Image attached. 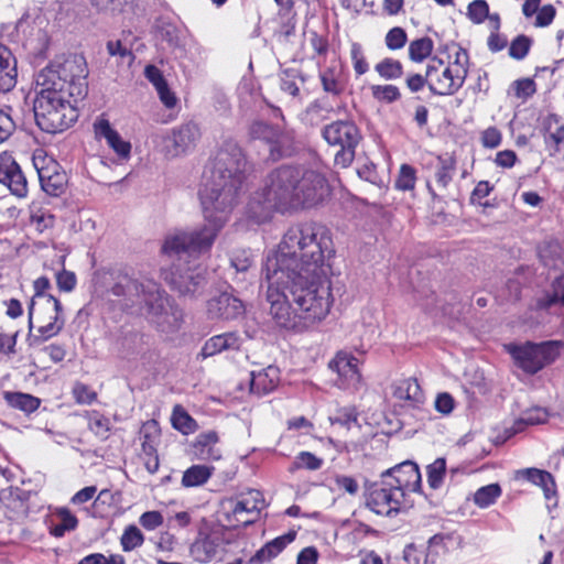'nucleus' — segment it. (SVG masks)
I'll use <instances>...</instances> for the list:
<instances>
[{"instance_id": "nucleus-1", "label": "nucleus", "mask_w": 564, "mask_h": 564, "mask_svg": "<svg viewBox=\"0 0 564 564\" xmlns=\"http://www.w3.org/2000/svg\"><path fill=\"white\" fill-rule=\"evenodd\" d=\"M334 254L332 234L324 225L305 221L288 228L263 267L269 313L279 326H307L328 315L334 302L329 280Z\"/></svg>"}, {"instance_id": "nucleus-2", "label": "nucleus", "mask_w": 564, "mask_h": 564, "mask_svg": "<svg viewBox=\"0 0 564 564\" xmlns=\"http://www.w3.org/2000/svg\"><path fill=\"white\" fill-rule=\"evenodd\" d=\"M249 163L242 149L232 140L223 143L205 171L199 199L206 224L192 230H176L166 236L163 253L181 256L210 250L219 231L238 204Z\"/></svg>"}, {"instance_id": "nucleus-3", "label": "nucleus", "mask_w": 564, "mask_h": 564, "mask_svg": "<svg viewBox=\"0 0 564 564\" xmlns=\"http://www.w3.org/2000/svg\"><path fill=\"white\" fill-rule=\"evenodd\" d=\"M87 69L83 57L54 61L36 76L40 90L33 101L37 127L46 133H61L78 118L74 101L86 94Z\"/></svg>"}, {"instance_id": "nucleus-4", "label": "nucleus", "mask_w": 564, "mask_h": 564, "mask_svg": "<svg viewBox=\"0 0 564 564\" xmlns=\"http://www.w3.org/2000/svg\"><path fill=\"white\" fill-rule=\"evenodd\" d=\"M110 293L121 297L127 308L138 307L148 321L163 334H174L183 324V311L160 285L152 280L139 281L122 275L111 286Z\"/></svg>"}, {"instance_id": "nucleus-5", "label": "nucleus", "mask_w": 564, "mask_h": 564, "mask_svg": "<svg viewBox=\"0 0 564 564\" xmlns=\"http://www.w3.org/2000/svg\"><path fill=\"white\" fill-rule=\"evenodd\" d=\"M421 488L419 466L405 460L381 474L369 489L367 506L377 514L391 516L406 506V495Z\"/></svg>"}, {"instance_id": "nucleus-6", "label": "nucleus", "mask_w": 564, "mask_h": 564, "mask_svg": "<svg viewBox=\"0 0 564 564\" xmlns=\"http://www.w3.org/2000/svg\"><path fill=\"white\" fill-rule=\"evenodd\" d=\"M564 348L560 340H549L539 344L527 341L524 344H509L506 350L514 364L528 375H535L545 366L552 364Z\"/></svg>"}, {"instance_id": "nucleus-7", "label": "nucleus", "mask_w": 564, "mask_h": 564, "mask_svg": "<svg viewBox=\"0 0 564 564\" xmlns=\"http://www.w3.org/2000/svg\"><path fill=\"white\" fill-rule=\"evenodd\" d=\"M249 137L268 147L269 159L272 161L290 158L296 152L294 131L286 126L257 120L249 127Z\"/></svg>"}, {"instance_id": "nucleus-8", "label": "nucleus", "mask_w": 564, "mask_h": 564, "mask_svg": "<svg viewBox=\"0 0 564 564\" xmlns=\"http://www.w3.org/2000/svg\"><path fill=\"white\" fill-rule=\"evenodd\" d=\"M322 137L329 145L338 148L335 154L337 165L346 167L354 161L356 148L361 140V133L354 121H333L323 128Z\"/></svg>"}, {"instance_id": "nucleus-9", "label": "nucleus", "mask_w": 564, "mask_h": 564, "mask_svg": "<svg viewBox=\"0 0 564 564\" xmlns=\"http://www.w3.org/2000/svg\"><path fill=\"white\" fill-rule=\"evenodd\" d=\"M33 312V321L39 324L36 334L29 329V346H37L59 334L65 325L63 306L58 300L43 299Z\"/></svg>"}, {"instance_id": "nucleus-10", "label": "nucleus", "mask_w": 564, "mask_h": 564, "mask_svg": "<svg viewBox=\"0 0 564 564\" xmlns=\"http://www.w3.org/2000/svg\"><path fill=\"white\" fill-rule=\"evenodd\" d=\"M467 70L459 66H448L442 58L432 57L427 64V86L436 96H453L464 85Z\"/></svg>"}, {"instance_id": "nucleus-11", "label": "nucleus", "mask_w": 564, "mask_h": 564, "mask_svg": "<svg viewBox=\"0 0 564 564\" xmlns=\"http://www.w3.org/2000/svg\"><path fill=\"white\" fill-rule=\"evenodd\" d=\"M299 177H301V167L292 165H282L268 175L265 187L281 213L294 208Z\"/></svg>"}, {"instance_id": "nucleus-12", "label": "nucleus", "mask_w": 564, "mask_h": 564, "mask_svg": "<svg viewBox=\"0 0 564 564\" xmlns=\"http://www.w3.org/2000/svg\"><path fill=\"white\" fill-rule=\"evenodd\" d=\"M264 505L263 496L259 490H249L238 499H229L224 503L225 520L232 528L247 527L256 521Z\"/></svg>"}, {"instance_id": "nucleus-13", "label": "nucleus", "mask_w": 564, "mask_h": 564, "mask_svg": "<svg viewBox=\"0 0 564 564\" xmlns=\"http://www.w3.org/2000/svg\"><path fill=\"white\" fill-rule=\"evenodd\" d=\"M164 280L181 296L192 299L199 295L206 284L205 269L174 264L165 272Z\"/></svg>"}, {"instance_id": "nucleus-14", "label": "nucleus", "mask_w": 564, "mask_h": 564, "mask_svg": "<svg viewBox=\"0 0 564 564\" xmlns=\"http://www.w3.org/2000/svg\"><path fill=\"white\" fill-rule=\"evenodd\" d=\"M329 194L325 177L318 172L301 169L295 195L294 208H308L322 203Z\"/></svg>"}, {"instance_id": "nucleus-15", "label": "nucleus", "mask_w": 564, "mask_h": 564, "mask_svg": "<svg viewBox=\"0 0 564 564\" xmlns=\"http://www.w3.org/2000/svg\"><path fill=\"white\" fill-rule=\"evenodd\" d=\"M200 137L199 128L194 122H186L169 132L162 141V152L166 158L181 156L192 150Z\"/></svg>"}, {"instance_id": "nucleus-16", "label": "nucleus", "mask_w": 564, "mask_h": 564, "mask_svg": "<svg viewBox=\"0 0 564 564\" xmlns=\"http://www.w3.org/2000/svg\"><path fill=\"white\" fill-rule=\"evenodd\" d=\"M359 360L347 354L338 352L329 362V367L337 372V384L340 389L357 391L361 387V375L358 368Z\"/></svg>"}, {"instance_id": "nucleus-17", "label": "nucleus", "mask_w": 564, "mask_h": 564, "mask_svg": "<svg viewBox=\"0 0 564 564\" xmlns=\"http://www.w3.org/2000/svg\"><path fill=\"white\" fill-rule=\"evenodd\" d=\"M142 440V458L144 466L150 474H155L160 467L158 455V445L161 436V430L155 420H150L143 423L140 430Z\"/></svg>"}, {"instance_id": "nucleus-18", "label": "nucleus", "mask_w": 564, "mask_h": 564, "mask_svg": "<svg viewBox=\"0 0 564 564\" xmlns=\"http://www.w3.org/2000/svg\"><path fill=\"white\" fill-rule=\"evenodd\" d=\"M206 312L212 319H235L245 313L240 299L228 292H221L207 301Z\"/></svg>"}, {"instance_id": "nucleus-19", "label": "nucleus", "mask_w": 564, "mask_h": 564, "mask_svg": "<svg viewBox=\"0 0 564 564\" xmlns=\"http://www.w3.org/2000/svg\"><path fill=\"white\" fill-rule=\"evenodd\" d=\"M0 183L6 185L17 197H25L28 182L19 164L9 154L0 155Z\"/></svg>"}, {"instance_id": "nucleus-20", "label": "nucleus", "mask_w": 564, "mask_h": 564, "mask_svg": "<svg viewBox=\"0 0 564 564\" xmlns=\"http://www.w3.org/2000/svg\"><path fill=\"white\" fill-rule=\"evenodd\" d=\"M221 541L218 532L200 530L189 546V554L196 562L208 563L216 557Z\"/></svg>"}, {"instance_id": "nucleus-21", "label": "nucleus", "mask_w": 564, "mask_h": 564, "mask_svg": "<svg viewBox=\"0 0 564 564\" xmlns=\"http://www.w3.org/2000/svg\"><path fill=\"white\" fill-rule=\"evenodd\" d=\"M42 189L51 196H59L65 192L67 184V176L65 172L59 171L58 164L51 160L45 166H39L34 164Z\"/></svg>"}, {"instance_id": "nucleus-22", "label": "nucleus", "mask_w": 564, "mask_h": 564, "mask_svg": "<svg viewBox=\"0 0 564 564\" xmlns=\"http://www.w3.org/2000/svg\"><path fill=\"white\" fill-rule=\"evenodd\" d=\"M274 212H280L276 202L269 194L264 186L261 191L256 192L249 199L247 205V215L257 224L268 221Z\"/></svg>"}, {"instance_id": "nucleus-23", "label": "nucleus", "mask_w": 564, "mask_h": 564, "mask_svg": "<svg viewBox=\"0 0 564 564\" xmlns=\"http://www.w3.org/2000/svg\"><path fill=\"white\" fill-rule=\"evenodd\" d=\"M0 502L9 520L19 521L29 514V503L25 491L19 488H8L0 492Z\"/></svg>"}, {"instance_id": "nucleus-24", "label": "nucleus", "mask_w": 564, "mask_h": 564, "mask_svg": "<svg viewBox=\"0 0 564 564\" xmlns=\"http://www.w3.org/2000/svg\"><path fill=\"white\" fill-rule=\"evenodd\" d=\"M243 338L237 332H227L208 338L202 347L200 356L205 359L225 351H237Z\"/></svg>"}, {"instance_id": "nucleus-25", "label": "nucleus", "mask_w": 564, "mask_h": 564, "mask_svg": "<svg viewBox=\"0 0 564 564\" xmlns=\"http://www.w3.org/2000/svg\"><path fill=\"white\" fill-rule=\"evenodd\" d=\"M94 132L96 138H104L107 144L122 159H128L131 152V144L124 141L120 134L111 127L108 119L99 117L94 122Z\"/></svg>"}, {"instance_id": "nucleus-26", "label": "nucleus", "mask_w": 564, "mask_h": 564, "mask_svg": "<svg viewBox=\"0 0 564 564\" xmlns=\"http://www.w3.org/2000/svg\"><path fill=\"white\" fill-rule=\"evenodd\" d=\"M219 437L215 431H207L197 435L193 443V453L200 460H218L221 451L217 447Z\"/></svg>"}, {"instance_id": "nucleus-27", "label": "nucleus", "mask_w": 564, "mask_h": 564, "mask_svg": "<svg viewBox=\"0 0 564 564\" xmlns=\"http://www.w3.org/2000/svg\"><path fill=\"white\" fill-rule=\"evenodd\" d=\"M144 76L154 86L161 102L167 109H173L177 105L178 99L170 89L161 69L155 65H147L144 68Z\"/></svg>"}, {"instance_id": "nucleus-28", "label": "nucleus", "mask_w": 564, "mask_h": 564, "mask_svg": "<svg viewBox=\"0 0 564 564\" xmlns=\"http://www.w3.org/2000/svg\"><path fill=\"white\" fill-rule=\"evenodd\" d=\"M296 533L294 531L280 535L268 543L250 557V564H263L276 557L291 542L294 541Z\"/></svg>"}, {"instance_id": "nucleus-29", "label": "nucleus", "mask_w": 564, "mask_h": 564, "mask_svg": "<svg viewBox=\"0 0 564 564\" xmlns=\"http://www.w3.org/2000/svg\"><path fill=\"white\" fill-rule=\"evenodd\" d=\"M250 376V391L258 395L268 394L273 391L280 380L279 369L273 366H269L260 371H252Z\"/></svg>"}, {"instance_id": "nucleus-30", "label": "nucleus", "mask_w": 564, "mask_h": 564, "mask_svg": "<svg viewBox=\"0 0 564 564\" xmlns=\"http://www.w3.org/2000/svg\"><path fill=\"white\" fill-rule=\"evenodd\" d=\"M17 61L11 51L0 44V91H9L17 84Z\"/></svg>"}, {"instance_id": "nucleus-31", "label": "nucleus", "mask_w": 564, "mask_h": 564, "mask_svg": "<svg viewBox=\"0 0 564 564\" xmlns=\"http://www.w3.org/2000/svg\"><path fill=\"white\" fill-rule=\"evenodd\" d=\"M518 475L541 487L547 500L556 496L555 480L549 471L538 468H527L518 471Z\"/></svg>"}, {"instance_id": "nucleus-32", "label": "nucleus", "mask_w": 564, "mask_h": 564, "mask_svg": "<svg viewBox=\"0 0 564 564\" xmlns=\"http://www.w3.org/2000/svg\"><path fill=\"white\" fill-rule=\"evenodd\" d=\"M393 395L399 400L409 401L413 406H419L425 401L424 392L413 378L399 380L394 386Z\"/></svg>"}, {"instance_id": "nucleus-33", "label": "nucleus", "mask_w": 564, "mask_h": 564, "mask_svg": "<svg viewBox=\"0 0 564 564\" xmlns=\"http://www.w3.org/2000/svg\"><path fill=\"white\" fill-rule=\"evenodd\" d=\"M2 397L10 408L22 411L25 414L35 412L41 404V400L39 398L29 393L3 391Z\"/></svg>"}, {"instance_id": "nucleus-34", "label": "nucleus", "mask_w": 564, "mask_h": 564, "mask_svg": "<svg viewBox=\"0 0 564 564\" xmlns=\"http://www.w3.org/2000/svg\"><path fill=\"white\" fill-rule=\"evenodd\" d=\"M54 516L58 519V523L51 521L48 532L55 538H62L66 532L74 531L78 525V519L67 508H57Z\"/></svg>"}, {"instance_id": "nucleus-35", "label": "nucleus", "mask_w": 564, "mask_h": 564, "mask_svg": "<svg viewBox=\"0 0 564 564\" xmlns=\"http://www.w3.org/2000/svg\"><path fill=\"white\" fill-rule=\"evenodd\" d=\"M435 160V181L440 187L446 188L455 175L456 160L451 154L437 155Z\"/></svg>"}, {"instance_id": "nucleus-36", "label": "nucleus", "mask_w": 564, "mask_h": 564, "mask_svg": "<svg viewBox=\"0 0 564 564\" xmlns=\"http://www.w3.org/2000/svg\"><path fill=\"white\" fill-rule=\"evenodd\" d=\"M215 467L209 465H193L182 476V486L198 487L206 484L213 476Z\"/></svg>"}, {"instance_id": "nucleus-37", "label": "nucleus", "mask_w": 564, "mask_h": 564, "mask_svg": "<svg viewBox=\"0 0 564 564\" xmlns=\"http://www.w3.org/2000/svg\"><path fill=\"white\" fill-rule=\"evenodd\" d=\"M51 286V282L46 276L37 278L34 283V295L32 296L29 304V327L30 330L33 329V312L37 308L43 299L57 300L55 296L47 294L46 290Z\"/></svg>"}, {"instance_id": "nucleus-38", "label": "nucleus", "mask_w": 564, "mask_h": 564, "mask_svg": "<svg viewBox=\"0 0 564 564\" xmlns=\"http://www.w3.org/2000/svg\"><path fill=\"white\" fill-rule=\"evenodd\" d=\"M558 123V119L555 115H551L546 119L547 134L544 137L546 147L551 150V155H555L561 151V145L564 143V124L557 126L552 131V123Z\"/></svg>"}, {"instance_id": "nucleus-39", "label": "nucleus", "mask_w": 564, "mask_h": 564, "mask_svg": "<svg viewBox=\"0 0 564 564\" xmlns=\"http://www.w3.org/2000/svg\"><path fill=\"white\" fill-rule=\"evenodd\" d=\"M375 70L386 80L398 79L403 75V66L398 59L386 57L376 64Z\"/></svg>"}, {"instance_id": "nucleus-40", "label": "nucleus", "mask_w": 564, "mask_h": 564, "mask_svg": "<svg viewBox=\"0 0 564 564\" xmlns=\"http://www.w3.org/2000/svg\"><path fill=\"white\" fill-rule=\"evenodd\" d=\"M433 41L427 37H421L412 41L409 45V57L411 61L421 63L433 52Z\"/></svg>"}, {"instance_id": "nucleus-41", "label": "nucleus", "mask_w": 564, "mask_h": 564, "mask_svg": "<svg viewBox=\"0 0 564 564\" xmlns=\"http://www.w3.org/2000/svg\"><path fill=\"white\" fill-rule=\"evenodd\" d=\"M446 460L443 457L436 458L426 467V476L429 486L432 489H440L446 475Z\"/></svg>"}, {"instance_id": "nucleus-42", "label": "nucleus", "mask_w": 564, "mask_h": 564, "mask_svg": "<svg viewBox=\"0 0 564 564\" xmlns=\"http://www.w3.org/2000/svg\"><path fill=\"white\" fill-rule=\"evenodd\" d=\"M323 464H324L323 458L317 457L316 455H314L311 452L303 451V452H300L295 456V458L290 467V470L291 471H294L297 469L318 470L322 468Z\"/></svg>"}, {"instance_id": "nucleus-43", "label": "nucleus", "mask_w": 564, "mask_h": 564, "mask_svg": "<svg viewBox=\"0 0 564 564\" xmlns=\"http://www.w3.org/2000/svg\"><path fill=\"white\" fill-rule=\"evenodd\" d=\"M501 495V488L498 484H490L479 488L474 495V502L480 508H487L492 505Z\"/></svg>"}, {"instance_id": "nucleus-44", "label": "nucleus", "mask_w": 564, "mask_h": 564, "mask_svg": "<svg viewBox=\"0 0 564 564\" xmlns=\"http://www.w3.org/2000/svg\"><path fill=\"white\" fill-rule=\"evenodd\" d=\"M89 430L100 438H107L110 431V420L97 411L87 412Z\"/></svg>"}, {"instance_id": "nucleus-45", "label": "nucleus", "mask_w": 564, "mask_h": 564, "mask_svg": "<svg viewBox=\"0 0 564 564\" xmlns=\"http://www.w3.org/2000/svg\"><path fill=\"white\" fill-rule=\"evenodd\" d=\"M172 425L183 434H188L194 432L196 423L181 405H176L172 413Z\"/></svg>"}, {"instance_id": "nucleus-46", "label": "nucleus", "mask_w": 564, "mask_h": 564, "mask_svg": "<svg viewBox=\"0 0 564 564\" xmlns=\"http://www.w3.org/2000/svg\"><path fill=\"white\" fill-rule=\"evenodd\" d=\"M335 112L327 98L316 99L306 108V113L311 121L329 119L330 115Z\"/></svg>"}, {"instance_id": "nucleus-47", "label": "nucleus", "mask_w": 564, "mask_h": 564, "mask_svg": "<svg viewBox=\"0 0 564 564\" xmlns=\"http://www.w3.org/2000/svg\"><path fill=\"white\" fill-rule=\"evenodd\" d=\"M122 550L124 552H130L139 546H141L144 542V536L139 528L131 524L128 525L120 539Z\"/></svg>"}, {"instance_id": "nucleus-48", "label": "nucleus", "mask_w": 564, "mask_h": 564, "mask_svg": "<svg viewBox=\"0 0 564 564\" xmlns=\"http://www.w3.org/2000/svg\"><path fill=\"white\" fill-rule=\"evenodd\" d=\"M547 419V412L544 409L535 408L523 413V415L514 422V432L522 431L524 425L542 424Z\"/></svg>"}, {"instance_id": "nucleus-49", "label": "nucleus", "mask_w": 564, "mask_h": 564, "mask_svg": "<svg viewBox=\"0 0 564 564\" xmlns=\"http://www.w3.org/2000/svg\"><path fill=\"white\" fill-rule=\"evenodd\" d=\"M531 46L532 40L524 34H520L511 41L509 56L513 59L521 61L529 54Z\"/></svg>"}, {"instance_id": "nucleus-50", "label": "nucleus", "mask_w": 564, "mask_h": 564, "mask_svg": "<svg viewBox=\"0 0 564 564\" xmlns=\"http://www.w3.org/2000/svg\"><path fill=\"white\" fill-rule=\"evenodd\" d=\"M319 77L323 89L326 93L339 95L344 90V86L339 80V75L336 73L334 68L325 69L324 72L321 73Z\"/></svg>"}, {"instance_id": "nucleus-51", "label": "nucleus", "mask_w": 564, "mask_h": 564, "mask_svg": "<svg viewBox=\"0 0 564 564\" xmlns=\"http://www.w3.org/2000/svg\"><path fill=\"white\" fill-rule=\"evenodd\" d=\"M371 94L378 101L393 102L401 98L400 90L394 85H373L371 86Z\"/></svg>"}, {"instance_id": "nucleus-52", "label": "nucleus", "mask_w": 564, "mask_h": 564, "mask_svg": "<svg viewBox=\"0 0 564 564\" xmlns=\"http://www.w3.org/2000/svg\"><path fill=\"white\" fill-rule=\"evenodd\" d=\"M415 182L416 174L414 167L409 164H402L395 180V188L400 191H411L414 188Z\"/></svg>"}, {"instance_id": "nucleus-53", "label": "nucleus", "mask_w": 564, "mask_h": 564, "mask_svg": "<svg viewBox=\"0 0 564 564\" xmlns=\"http://www.w3.org/2000/svg\"><path fill=\"white\" fill-rule=\"evenodd\" d=\"M350 58L355 73L360 76L369 70V64L366 61L361 44L354 42L350 46Z\"/></svg>"}, {"instance_id": "nucleus-54", "label": "nucleus", "mask_w": 564, "mask_h": 564, "mask_svg": "<svg viewBox=\"0 0 564 564\" xmlns=\"http://www.w3.org/2000/svg\"><path fill=\"white\" fill-rule=\"evenodd\" d=\"M489 14V7L485 0H474L468 4L467 17L476 24L482 23Z\"/></svg>"}, {"instance_id": "nucleus-55", "label": "nucleus", "mask_w": 564, "mask_h": 564, "mask_svg": "<svg viewBox=\"0 0 564 564\" xmlns=\"http://www.w3.org/2000/svg\"><path fill=\"white\" fill-rule=\"evenodd\" d=\"M408 41V35L404 29L400 26H394L388 31L386 34L384 43L387 47L391 51H397L402 48Z\"/></svg>"}, {"instance_id": "nucleus-56", "label": "nucleus", "mask_w": 564, "mask_h": 564, "mask_svg": "<svg viewBox=\"0 0 564 564\" xmlns=\"http://www.w3.org/2000/svg\"><path fill=\"white\" fill-rule=\"evenodd\" d=\"M299 74L294 69H285L281 75V89L291 95L297 97L300 94V87L297 85Z\"/></svg>"}, {"instance_id": "nucleus-57", "label": "nucleus", "mask_w": 564, "mask_h": 564, "mask_svg": "<svg viewBox=\"0 0 564 564\" xmlns=\"http://www.w3.org/2000/svg\"><path fill=\"white\" fill-rule=\"evenodd\" d=\"M55 217L48 210L39 209L31 215V224L40 232L54 226Z\"/></svg>"}, {"instance_id": "nucleus-58", "label": "nucleus", "mask_w": 564, "mask_h": 564, "mask_svg": "<svg viewBox=\"0 0 564 564\" xmlns=\"http://www.w3.org/2000/svg\"><path fill=\"white\" fill-rule=\"evenodd\" d=\"M164 518L160 511H147L139 518V523L148 531H153L163 524Z\"/></svg>"}, {"instance_id": "nucleus-59", "label": "nucleus", "mask_w": 564, "mask_h": 564, "mask_svg": "<svg viewBox=\"0 0 564 564\" xmlns=\"http://www.w3.org/2000/svg\"><path fill=\"white\" fill-rule=\"evenodd\" d=\"M73 395L77 403L90 404L93 403L97 394L88 386L84 383H76L73 388Z\"/></svg>"}, {"instance_id": "nucleus-60", "label": "nucleus", "mask_w": 564, "mask_h": 564, "mask_svg": "<svg viewBox=\"0 0 564 564\" xmlns=\"http://www.w3.org/2000/svg\"><path fill=\"white\" fill-rule=\"evenodd\" d=\"M230 264H231V268H234L237 273H243V272H247L248 269L251 267L252 259L248 251L242 250V251L236 252L231 257Z\"/></svg>"}, {"instance_id": "nucleus-61", "label": "nucleus", "mask_w": 564, "mask_h": 564, "mask_svg": "<svg viewBox=\"0 0 564 564\" xmlns=\"http://www.w3.org/2000/svg\"><path fill=\"white\" fill-rule=\"evenodd\" d=\"M56 283L61 291L70 292L75 289L77 279L74 272L63 269L56 273Z\"/></svg>"}, {"instance_id": "nucleus-62", "label": "nucleus", "mask_w": 564, "mask_h": 564, "mask_svg": "<svg viewBox=\"0 0 564 564\" xmlns=\"http://www.w3.org/2000/svg\"><path fill=\"white\" fill-rule=\"evenodd\" d=\"M513 88L518 98H528L535 93V83L533 79L522 78L513 83Z\"/></svg>"}, {"instance_id": "nucleus-63", "label": "nucleus", "mask_w": 564, "mask_h": 564, "mask_svg": "<svg viewBox=\"0 0 564 564\" xmlns=\"http://www.w3.org/2000/svg\"><path fill=\"white\" fill-rule=\"evenodd\" d=\"M501 133L495 127L487 128L481 134V142L485 148L494 149L501 143Z\"/></svg>"}, {"instance_id": "nucleus-64", "label": "nucleus", "mask_w": 564, "mask_h": 564, "mask_svg": "<svg viewBox=\"0 0 564 564\" xmlns=\"http://www.w3.org/2000/svg\"><path fill=\"white\" fill-rule=\"evenodd\" d=\"M555 8L552 4L543 6L536 14L535 25L540 28L547 26L552 23L555 17Z\"/></svg>"}]
</instances>
